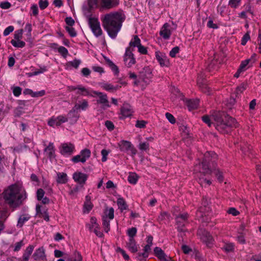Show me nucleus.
Listing matches in <instances>:
<instances>
[{"mask_svg": "<svg viewBox=\"0 0 261 261\" xmlns=\"http://www.w3.org/2000/svg\"><path fill=\"white\" fill-rule=\"evenodd\" d=\"M125 19V16L122 11L107 13L100 17L103 28L112 39L117 36Z\"/></svg>", "mask_w": 261, "mask_h": 261, "instance_id": "nucleus-1", "label": "nucleus"}, {"mask_svg": "<svg viewBox=\"0 0 261 261\" xmlns=\"http://www.w3.org/2000/svg\"><path fill=\"white\" fill-rule=\"evenodd\" d=\"M202 120L209 126L212 124L215 128L222 133H228L231 128L238 126L236 120L228 115H222L221 113H215L210 116H204Z\"/></svg>", "mask_w": 261, "mask_h": 261, "instance_id": "nucleus-2", "label": "nucleus"}, {"mask_svg": "<svg viewBox=\"0 0 261 261\" xmlns=\"http://www.w3.org/2000/svg\"><path fill=\"white\" fill-rule=\"evenodd\" d=\"M3 194L6 202L14 207L20 205L27 198L26 192L22 184L19 182L9 186Z\"/></svg>", "mask_w": 261, "mask_h": 261, "instance_id": "nucleus-3", "label": "nucleus"}, {"mask_svg": "<svg viewBox=\"0 0 261 261\" xmlns=\"http://www.w3.org/2000/svg\"><path fill=\"white\" fill-rule=\"evenodd\" d=\"M204 159L202 162L199 165H197L194 168V172L197 173V176L199 178V183L202 186H205L206 185H210L211 181L204 178L203 175L210 174L211 171L209 169L208 162L211 160L215 159L217 158L216 154L214 152H206L204 155Z\"/></svg>", "mask_w": 261, "mask_h": 261, "instance_id": "nucleus-4", "label": "nucleus"}, {"mask_svg": "<svg viewBox=\"0 0 261 261\" xmlns=\"http://www.w3.org/2000/svg\"><path fill=\"white\" fill-rule=\"evenodd\" d=\"M88 24L92 32L95 37H98L102 34V30L100 27V22L97 17H89Z\"/></svg>", "mask_w": 261, "mask_h": 261, "instance_id": "nucleus-5", "label": "nucleus"}, {"mask_svg": "<svg viewBox=\"0 0 261 261\" xmlns=\"http://www.w3.org/2000/svg\"><path fill=\"white\" fill-rule=\"evenodd\" d=\"M119 149L122 151L130 152L132 155L137 153V150L130 142L122 140L118 144Z\"/></svg>", "mask_w": 261, "mask_h": 261, "instance_id": "nucleus-6", "label": "nucleus"}, {"mask_svg": "<svg viewBox=\"0 0 261 261\" xmlns=\"http://www.w3.org/2000/svg\"><path fill=\"white\" fill-rule=\"evenodd\" d=\"M132 51L133 50L130 47H127L123 57L124 64L128 68L131 67L136 62Z\"/></svg>", "mask_w": 261, "mask_h": 261, "instance_id": "nucleus-7", "label": "nucleus"}, {"mask_svg": "<svg viewBox=\"0 0 261 261\" xmlns=\"http://www.w3.org/2000/svg\"><path fill=\"white\" fill-rule=\"evenodd\" d=\"M119 4V0H99L98 8L100 10L110 9L118 6Z\"/></svg>", "mask_w": 261, "mask_h": 261, "instance_id": "nucleus-8", "label": "nucleus"}, {"mask_svg": "<svg viewBox=\"0 0 261 261\" xmlns=\"http://www.w3.org/2000/svg\"><path fill=\"white\" fill-rule=\"evenodd\" d=\"M68 121V117L65 115L53 116L48 121V124L51 127L59 126Z\"/></svg>", "mask_w": 261, "mask_h": 261, "instance_id": "nucleus-9", "label": "nucleus"}, {"mask_svg": "<svg viewBox=\"0 0 261 261\" xmlns=\"http://www.w3.org/2000/svg\"><path fill=\"white\" fill-rule=\"evenodd\" d=\"M202 203L204 208L200 207L197 212L196 216L197 218L201 219L202 221L207 222L208 220L207 218L208 213L210 208L208 206L206 205V204H207V202L206 200L205 201V200H203Z\"/></svg>", "mask_w": 261, "mask_h": 261, "instance_id": "nucleus-10", "label": "nucleus"}, {"mask_svg": "<svg viewBox=\"0 0 261 261\" xmlns=\"http://www.w3.org/2000/svg\"><path fill=\"white\" fill-rule=\"evenodd\" d=\"M174 29L171 27L169 23H165L160 29V35L164 40H168L170 39L172 32Z\"/></svg>", "mask_w": 261, "mask_h": 261, "instance_id": "nucleus-11", "label": "nucleus"}, {"mask_svg": "<svg viewBox=\"0 0 261 261\" xmlns=\"http://www.w3.org/2000/svg\"><path fill=\"white\" fill-rule=\"evenodd\" d=\"M198 235L199 236L200 239L204 242L207 246H211L213 242V238L208 232L204 229H200L198 230Z\"/></svg>", "mask_w": 261, "mask_h": 261, "instance_id": "nucleus-12", "label": "nucleus"}, {"mask_svg": "<svg viewBox=\"0 0 261 261\" xmlns=\"http://www.w3.org/2000/svg\"><path fill=\"white\" fill-rule=\"evenodd\" d=\"M33 257L36 261H46L44 248L42 246L37 249L33 255Z\"/></svg>", "mask_w": 261, "mask_h": 261, "instance_id": "nucleus-13", "label": "nucleus"}, {"mask_svg": "<svg viewBox=\"0 0 261 261\" xmlns=\"http://www.w3.org/2000/svg\"><path fill=\"white\" fill-rule=\"evenodd\" d=\"M88 6L83 5L82 10L85 15H88L90 10L98 8L99 0H87Z\"/></svg>", "mask_w": 261, "mask_h": 261, "instance_id": "nucleus-14", "label": "nucleus"}, {"mask_svg": "<svg viewBox=\"0 0 261 261\" xmlns=\"http://www.w3.org/2000/svg\"><path fill=\"white\" fill-rule=\"evenodd\" d=\"M155 55L156 59L157 60L161 66L167 67L169 65V61L165 53L159 51H155Z\"/></svg>", "mask_w": 261, "mask_h": 261, "instance_id": "nucleus-15", "label": "nucleus"}, {"mask_svg": "<svg viewBox=\"0 0 261 261\" xmlns=\"http://www.w3.org/2000/svg\"><path fill=\"white\" fill-rule=\"evenodd\" d=\"M93 93L97 95L98 99L97 102L101 104L103 109L110 107L107 94L97 91H93Z\"/></svg>", "mask_w": 261, "mask_h": 261, "instance_id": "nucleus-16", "label": "nucleus"}, {"mask_svg": "<svg viewBox=\"0 0 261 261\" xmlns=\"http://www.w3.org/2000/svg\"><path fill=\"white\" fill-rule=\"evenodd\" d=\"M151 72L149 68H145L143 69V71L140 73L139 75V79L141 81V85L144 86L142 82L147 84L149 83L150 79L151 78Z\"/></svg>", "mask_w": 261, "mask_h": 261, "instance_id": "nucleus-17", "label": "nucleus"}, {"mask_svg": "<svg viewBox=\"0 0 261 261\" xmlns=\"http://www.w3.org/2000/svg\"><path fill=\"white\" fill-rule=\"evenodd\" d=\"M74 146L71 143H63L61 145L60 151L62 154L64 155H70L74 151Z\"/></svg>", "mask_w": 261, "mask_h": 261, "instance_id": "nucleus-18", "label": "nucleus"}, {"mask_svg": "<svg viewBox=\"0 0 261 261\" xmlns=\"http://www.w3.org/2000/svg\"><path fill=\"white\" fill-rule=\"evenodd\" d=\"M188 217L187 213L179 214L176 216V220L177 225V229L179 231H184V226Z\"/></svg>", "mask_w": 261, "mask_h": 261, "instance_id": "nucleus-19", "label": "nucleus"}, {"mask_svg": "<svg viewBox=\"0 0 261 261\" xmlns=\"http://www.w3.org/2000/svg\"><path fill=\"white\" fill-rule=\"evenodd\" d=\"M133 112L132 107L127 103H124L120 109V114L123 118L130 116Z\"/></svg>", "mask_w": 261, "mask_h": 261, "instance_id": "nucleus-20", "label": "nucleus"}, {"mask_svg": "<svg viewBox=\"0 0 261 261\" xmlns=\"http://www.w3.org/2000/svg\"><path fill=\"white\" fill-rule=\"evenodd\" d=\"M88 177L87 174L81 172H75L73 174V179L74 180L80 184H85Z\"/></svg>", "mask_w": 261, "mask_h": 261, "instance_id": "nucleus-21", "label": "nucleus"}, {"mask_svg": "<svg viewBox=\"0 0 261 261\" xmlns=\"http://www.w3.org/2000/svg\"><path fill=\"white\" fill-rule=\"evenodd\" d=\"M88 107V101L85 99H83L81 101H79L78 103H76L72 110L70 111V112L68 113V115H70V114L72 112H78L79 111L85 110Z\"/></svg>", "mask_w": 261, "mask_h": 261, "instance_id": "nucleus-22", "label": "nucleus"}, {"mask_svg": "<svg viewBox=\"0 0 261 261\" xmlns=\"http://www.w3.org/2000/svg\"><path fill=\"white\" fill-rule=\"evenodd\" d=\"M56 181L59 184H65L68 180L66 173L64 172H57Z\"/></svg>", "mask_w": 261, "mask_h": 261, "instance_id": "nucleus-23", "label": "nucleus"}, {"mask_svg": "<svg viewBox=\"0 0 261 261\" xmlns=\"http://www.w3.org/2000/svg\"><path fill=\"white\" fill-rule=\"evenodd\" d=\"M154 252L155 255L158 256L161 261H169V260H170L169 257H166V255L160 248L155 247L154 249Z\"/></svg>", "mask_w": 261, "mask_h": 261, "instance_id": "nucleus-24", "label": "nucleus"}, {"mask_svg": "<svg viewBox=\"0 0 261 261\" xmlns=\"http://www.w3.org/2000/svg\"><path fill=\"white\" fill-rule=\"evenodd\" d=\"M23 93L25 95H30L33 97H38L43 96L45 92L44 90H41L38 92H34L30 89H25L23 91Z\"/></svg>", "mask_w": 261, "mask_h": 261, "instance_id": "nucleus-25", "label": "nucleus"}, {"mask_svg": "<svg viewBox=\"0 0 261 261\" xmlns=\"http://www.w3.org/2000/svg\"><path fill=\"white\" fill-rule=\"evenodd\" d=\"M126 247L133 253H135L138 251L137 245L134 239H128L126 242Z\"/></svg>", "mask_w": 261, "mask_h": 261, "instance_id": "nucleus-26", "label": "nucleus"}, {"mask_svg": "<svg viewBox=\"0 0 261 261\" xmlns=\"http://www.w3.org/2000/svg\"><path fill=\"white\" fill-rule=\"evenodd\" d=\"M34 249V246L33 245H29L26 248L22 256L21 261H29L30 256L31 255Z\"/></svg>", "mask_w": 261, "mask_h": 261, "instance_id": "nucleus-27", "label": "nucleus"}, {"mask_svg": "<svg viewBox=\"0 0 261 261\" xmlns=\"http://www.w3.org/2000/svg\"><path fill=\"white\" fill-rule=\"evenodd\" d=\"M100 86L103 90L110 92H114L119 88L118 86H114L108 83H101Z\"/></svg>", "mask_w": 261, "mask_h": 261, "instance_id": "nucleus-28", "label": "nucleus"}, {"mask_svg": "<svg viewBox=\"0 0 261 261\" xmlns=\"http://www.w3.org/2000/svg\"><path fill=\"white\" fill-rule=\"evenodd\" d=\"M114 217V210L113 207L106 208L102 216V219L112 220Z\"/></svg>", "mask_w": 261, "mask_h": 261, "instance_id": "nucleus-29", "label": "nucleus"}, {"mask_svg": "<svg viewBox=\"0 0 261 261\" xmlns=\"http://www.w3.org/2000/svg\"><path fill=\"white\" fill-rule=\"evenodd\" d=\"M44 151L50 159L55 156V149L54 144L49 143L48 145L44 149Z\"/></svg>", "mask_w": 261, "mask_h": 261, "instance_id": "nucleus-30", "label": "nucleus"}, {"mask_svg": "<svg viewBox=\"0 0 261 261\" xmlns=\"http://www.w3.org/2000/svg\"><path fill=\"white\" fill-rule=\"evenodd\" d=\"M91 197L89 196H87L86 197V201L84 205V213H89L92 208L93 205L90 201Z\"/></svg>", "mask_w": 261, "mask_h": 261, "instance_id": "nucleus-31", "label": "nucleus"}, {"mask_svg": "<svg viewBox=\"0 0 261 261\" xmlns=\"http://www.w3.org/2000/svg\"><path fill=\"white\" fill-rule=\"evenodd\" d=\"M117 203L119 208L120 210L121 211L125 210L128 207L126 201L123 198L121 197L118 198L117 200Z\"/></svg>", "mask_w": 261, "mask_h": 261, "instance_id": "nucleus-32", "label": "nucleus"}, {"mask_svg": "<svg viewBox=\"0 0 261 261\" xmlns=\"http://www.w3.org/2000/svg\"><path fill=\"white\" fill-rule=\"evenodd\" d=\"M36 211L39 217L43 218L45 221H48L49 220V216L46 211H41L39 205L36 206Z\"/></svg>", "mask_w": 261, "mask_h": 261, "instance_id": "nucleus-33", "label": "nucleus"}, {"mask_svg": "<svg viewBox=\"0 0 261 261\" xmlns=\"http://www.w3.org/2000/svg\"><path fill=\"white\" fill-rule=\"evenodd\" d=\"M187 106L190 110L196 109L199 106L198 99H190L187 102Z\"/></svg>", "mask_w": 261, "mask_h": 261, "instance_id": "nucleus-34", "label": "nucleus"}, {"mask_svg": "<svg viewBox=\"0 0 261 261\" xmlns=\"http://www.w3.org/2000/svg\"><path fill=\"white\" fill-rule=\"evenodd\" d=\"M30 218V217L28 215H21L18 220L17 226L18 227H21L23 226L24 223L28 221Z\"/></svg>", "mask_w": 261, "mask_h": 261, "instance_id": "nucleus-35", "label": "nucleus"}, {"mask_svg": "<svg viewBox=\"0 0 261 261\" xmlns=\"http://www.w3.org/2000/svg\"><path fill=\"white\" fill-rule=\"evenodd\" d=\"M127 180L130 184L135 185L138 180V176L135 173L131 172L128 176Z\"/></svg>", "mask_w": 261, "mask_h": 261, "instance_id": "nucleus-36", "label": "nucleus"}, {"mask_svg": "<svg viewBox=\"0 0 261 261\" xmlns=\"http://www.w3.org/2000/svg\"><path fill=\"white\" fill-rule=\"evenodd\" d=\"M107 64L111 68V70L113 71L115 75L119 73V69L118 67L110 59H107L106 60Z\"/></svg>", "mask_w": 261, "mask_h": 261, "instance_id": "nucleus-37", "label": "nucleus"}, {"mask_svg": "<svg viewBox=\"0 0 261 261\" xmlns=\"http://www.w3.org/2000/svg\"><path fill=\"white\" fill-rule=\"evenodd\" d=\"M80 154L82 156V163H84L90 156L91 152L88 149H85L81 151Z\"/></svg>", "mask_w": 261, "mask_h": 261, "instance_id": "nucleus-38", "label": "nucleus"}, {"mask_svg": "<svg viewBox=\"0 0 261 261\" xmlns=\"http://www.w3.org/2000/svg\"><path fill=\"white\" fill-rule=\"evenodd\" d=\"M141 44V40L137 36H135L129 42V47H138Z\"/></svg>", "mask_w": 261, "mask_h": 261, "instance_id": "nucleus-39", "label": "nucleus"}, {"mask_svg": "<svg viewBox=\"0 0 261 261\" xmlns=\"http://www.w3.org/2000/svg\"><path fill=\"white\" fill-rule=\"evenodd\" d=\"M137 232V229L136 227H132L127 230L126 233L129 237V239H134Z\"/></svg>", "mask_w": 261, "mask_h": 261, "instance_id": "nucleus-40", "label": "nucleus"}, {"mask_svg": "<svg viewBox=\"0 0 261 261\" xmlns=\"http://www.w3.org/2000/svg\"><path fill=\"white\" fill-rule=\"evenodd\" d=\"M11 44L15 47L22 48L25 45V43L22 40L11 41Z\"/></svg>", "mask_w": 261, "mask_h": 261, "instance_id": "nucleus-41", "label": "nucleus"}, {"mask_svg": "<svg viewBox=\"0 0 261 261\" xmlns=\"http://www.w3.org/2000/svg\"><path fill=\"white\" fill-rule=\"evenodd\" d=\"M76 93L84 96L88 95L89 94L88 91L82 86H77V90H76Z\"/></svg>", "mask_w": 261, "mask_h": 261, "instance_id": "nucleus-42", "label": "nucleus"}, {"mask_svg": "<svg viewBox=\"0 0 261 261\" xmlns=\"http://www.w3.org/2000/svg\"><path fill=\"white\" fill-rule=\"evenodd\" d=\"M23 30H19L15 32L14 39L11 41L21 40L22 38Z\"/></svg>", "mask_w": 261, "mask_h": 261, "instance_id": "nucleus-43", "label": "nucleus"}, {"mask_svg": "<svg viewBox=\"0 0 261 261\" xmlns=\"http://www.w3.org/2000/svg\"><path fill=\"white\" fill-rule=\"evenodd\" d=\"M223 249L226 252H232L234 250V244L231 243H226L223 247Z\"/></svg>", "mask_w": 261, "mask_h": 261, "instance_id": "nucleus-44", "label": "nucleus"}, {"mask_svg": "<svg viewBox=\"0 0 261 261\" xmlns=\"http://www.w3.org/2000/svg\"><path fill=\"white\" fill-rule=\"evenodd\" d=\"M90 230H92V229L95 227H97L98 224L97 223L96 219L94 217H92L90 219V223L87 225Z\"/></svg>", "mask_w": 261, "mask_h": 261, "instance_id": "nucleus-45", "label": "nucleus"}, {"mask_svg": "<svg viewBox=\"0 0 261 261\" xmlns=\"http://www.w3.org/2000/svg\"><path fill=\"white\" fill-rule=\"evenodd\" d=\"M241 0H229L228 5L232 8H237L241 4Z\"/></svg>", "mask_w": 261, "mask_h": 261, "instance_id": "nucleus-46", "label": "nucleus"}, {"mask_svg": "<svg viewBox=\"0 0 261 261\" xmlns=\"http://www.w3.org/2000/svg\"><path fill=\"white\" fill-rule=\"evenodd\" d=\"M70 261H82V257L81 254L78 252H75L73 254V256L69 258Z\"/></svg>", "mask_w": 261, "mask_h": 261, "instance_id": "nucleus-47", "label": "nucleus"}, {"mask_svg": "<svg viewBox=\"0 0 261 261\" xmlns=\"http://www.w3.org/2000/svg\"><path fill=\"white\" fill-rule=\"evenodd\" d=\"M250 61L251 59H247L242 61L239 68L244 72L246 70V67Z\"/></svg>", "mask_w": 261, "mask_h": 261, "instance_id": "nucleus-48", "label": "nucleus"}, {"mask_svg": "<svg viewBox=\"0 0 261 261\" xmlns=\"http://www.w3.org/2000/svg\"><path fill=\"white\" fill-rule=\"evenodd\" d=\"M128 75L129 78L135 80V81L134 82L135 85L138 86L141 85L140 80H137V75L135 73L130 72L128 73Z\"/></svg>", "mask_w": 261, "mask_h": 261, "instance_id": "nucleus-49", "label": "nucleus"}, {"mask_svg": "<svg viewBox=\"0 0 261 261\" xmlns=\"http://www.w3.org/2000/svg\"><path fill=\"white\" fill-rule=\"evenodd\" d=\"M110 220H111L102 219V222H103L102 224H103V229L106 232H108V231L110 229Z\"/></svg>", "mask_w": 261, "mask_h": 261, "instance_id": "nucleus-50", "label": "nucleus"}, {"mask_svg": "<svg viewBox=\"0 0 261 261\" xmlns=\"http://www.w3.org/2000/svg\"><path fill=\"white\" fill-rule=\"evenodd\" d=\"M110 153V150L107 149H102L101 151V154L102 155L101 161L102 162H105L107 160V156Z\"/></svg>", "mask_w": 261, "mask_h": 261, "instance_id": "nucleus-51", "label": "nucleus"}, {"mask_svg": "<svg viewBox=\"0 0 261 261\" xmlns=\"http://www.w3.org/2000/svg\"><path fill=\"white\" fill-rule=\"evenodd\" d=\"M138 147L142 151H147L149 149V144L147 142H141L139 143Z\"/></svg>", "mask_w": 261, "mask_h": 261, "instance_id": "nucleus-52", "label": "nucleus"}, {"mask_svg": "<svg viewBox=\"0 0 261 261\" xmlns=\"http://www.w3.org/2000/svg\"><path fill=\"white\" fill-rule=\"evenodd\" d=\"M81 61L80 60L78 59H75L72 61L69 62L68 63V64L70 66H72L73 67L75 68H77L81 64Z\"/></svg>", "mask_w": 261, "mask_h": 261, "instance_id": "nucleus-53", "label": "nucleus"}, {"mask_svg": "<svg viewBox=\"0 0 261 261\" xmlns=\"http://www.w3.org/2000/svg\"><path fill=\"white\" fill-rule=\"evenodd\" d=\"M165 116L167 120L171 123L174 124L176 122V120L174 117L169 113H166Z\"/></svg>", "mask_w": 261, "mask_h": 261, "instance_id": "nucleus-54", "label": "nucleus"}, {"mask_svg": "<svg viewBox=\"0 0 261 261\" xmlns=\"http://www.w3.org/2000/svg\"><path fill=\"white\" fill-rule=\"evenodd\" d=\"M147 122L144 120H137L135 126L138 128H142L146 126Z\"/></svg>", "mask_w": 261, "mask_h": 261, "instance_id": "nucleus-55", "label": "nucleus"}, {"mask_svg": "<svg viewBox=\"0 0 261 261\" xmlns=\"http://www.w3.org/2000/svg\"><path fill=\"white\" fill-rule=\"evenodd\" d=\"M66 30L70 35L71 37H75L76 35V31L72 27H66Z\"/></svg>", "mask_w": 261, "mask_h": 261, "instance_id": "nucleus-56", "label": "nucleus"}, {"mask_svg": "<svg viewBox=\"0 0 261 261\" xmlns=\"http://www.w3.org/2000/svg\"><path fill=\"white\" fill-rule=\"evenodd\" d=\"M58 50L64 57H66L68 54V50L64 46H59Z\"/></svg>", "mask_w": 261, "mask_h": 261, "instance_id": "nucleus-57", "label": "nucleus"}, {"mask_svg": "<svg viewBox=\"0 0 261 261\" xmlns=\"http://www.w3.org/2000/svg\"><path fill=\"white\" fill-rule=\"evenodd\" d=\"M14 27L12 25L9 26L6 28L4 31L3 35L5 36H7L9 35L11 32L14 31Z\"/></svg>", "mask_w": 261, "mask_h": 261, "instance_id": "nucleus-58", "label": "nucleus"}, {"mask_svg": "<svg viewBox=\"0 0 261 261\" xmlns=\"http://www.w3.org/2000/svg\"><path fill=\"white\" fill-rule=\"evenodd\" d=\"M11 6V4L8 2H4L0 3V7L3 9H8Z\"/></svg>", "mask_w": 261, "mask_h": 261, "instance_id": "nucleus-59", "label": "nucleus"}, {"mask_svg": "<svg viewBox=\"0 0 261 261\" xmlns=\"http://www.w3.org/2000/svg\"><path fill=\"white\" fill-rule=\"evenodd\" d=\"M44 192L42 189H39L37 192V197L38 200H41L44 197Z\"/></svg>", "mask_w": 261, "mask_h": 261, "instance_id": "nucleus-60", "label": "nucleus"}, {"mask_svg": "<svg viewBox=\"0 0 261 261\" xmlns=\"http://www.w3.org/2000/svg\"><path fill=\"white\" fill-rule=\"evenodd\" d=\"M227 213L231 214L233 216H236L239 214V212L234 207H231L228 210Z\"/></svg>", "mask_w": 261, "mask_h": 261, "instance_id": "nucleus-61", "label": "nucleus"}, {"mask_svg": "<svg viewBox=\"0 0 261 261\" xmlns=\"http://www.w3.org/2000/svg\"><path fill=\"white\" fill-rule=\"evenodd\" d=\"M13 94L15 96H19L21 93V89L19 87H15L13 89Z\"/></svg>", "mask_w": 261, "mask_h": 261, "instance_id": "nucleus-62", "label": "nucleus"}, {"mask_svg": "<svg viewBox=\"0 0 261 261\" xmlns=\"http://www.w3.org/2000/svg\"><path fill=\"white\" fill-rule=\"evenodd\" d=\"M179 51V48L178 47H175L173 48L171 50L169 53V55L170 57L173 58L175 57L176 55L178 53Z\"/></svg>", "mask_w": 261, "mask_h": 261, "instance_id": "nucleus-63", "label": "nucleus"}, {"mask_svg": "<svg viewBox=\"0 0 261 261\" xmlns=\"http://www.w3.org/2000/svg\"><path fill=\"white\" fill-rule=\"evenodd\" d=\"M65 21L68 25L67 27H72L74 24V20L71 17H67Z\"/></svg>", "mask_w": 261, "mask_h": 261, "instance_id": "nucleus-64", "label": "nucleus"}]
</instances>
